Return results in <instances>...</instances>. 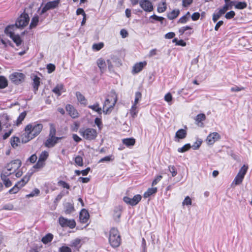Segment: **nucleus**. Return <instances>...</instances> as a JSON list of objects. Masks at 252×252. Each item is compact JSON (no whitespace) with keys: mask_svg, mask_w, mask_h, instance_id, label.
I'll return each mask as SVG.
<instances>
[{"mask_svg":"<svg viewBox=\"0 0 252 252\" xmlns=\"http://www.w3.org/2000/svg\"><path fill=\"white\" fill-rule=\"evenodd\" d=\"M43 128V125L37 122L28 124L21 135L22 143H26L34 139L41 133Z\"/></svg>","mask_w":252,"mask_h":252,"instance_id":"nucleus-1","label":"nucleus"},{"mask_svg":"<svg viewBox=\"0 0 252 252\" xmlns=\"http://www.w3.org/2000/svg\"><path fill=\"white\" fill-rule=\"evenodd\" d=\"M108 242L113 248H118L121 244L122 238L120 233L116 227H112L109 230Z\"/></svg>","mask_w":252,"mask_h":252,"instance_id":"nucleus-2","label":"nucleus"},{"mask_svg":"<svg viewBox=\"0 0 252 252\" xmlns=\"http://www.w3.org/2000/svg\"><path fill=\"white\" fill-rule=\"evenodd\" d=\"M117 101V95L115 92L112 91L108 98L106 99L103 104L104 112L106 114L113 109Z\"/></svg>","mask_w":252,"mask_h":252,"instance_id":"nucleus-3","label":"nucleus"},{"mask_svg":"<svg viewBox=\"0 0 252 252\" xmlns=\"http://www.w3.org/2000/svg\"><path fill=\"white\" fill-rule=\"evenodd\" d=\"M79 132L84 139L89 141L94 140L97 136L96 130L93 128H82Z\"/></svg>","mask_w":252,"mask_h":252,"instance_id":"nucleus-4","label":"nucleus"},{"mask_svg":"<svg viewBox=\"0 0 252 252\" xmlns=\"http://www.w3.org/2000/svg\"><path fill=\"white\" fill-rule=\"evenodd\" d=\"M14 25H9L5 29V32L16 44L17 46H20L23 40L19 34H15L13 32Z\"/></svg>","mask_w":252,"mask_h":252,"instance_id":"nucleus-5","label":"nucleus"},{"mask_svg":"<svg viewBox=\"0 0 252 252\" xmlns=\"http://www.w3.org/2000/svg\"><path fill=\"white\" fill-rule=\"evenodd\" d=\"M30 21L29 14L25 12V10L17 18L15 22V26L18 28H24L26 27Z\"/></svg>","mask_w":252,"mask_h":252,"instance_id":"nucleus-6","label":"nucleus"},{"mask_svg":"<svg viewBox=\"0 0 252 252\" xmlns=\"http://www.w3.org/2000/svg\"><path fill=\"white\" fill-rule=\"evenodd\" d=\"M22 163L20 159L12 160L6 166L7 171L5 172L8 176L15 173L21 166Z\"/></svg>","mask_w":252,"mask_h":252,"instance_id":"nucleus-7","label":"nucleus"},{"mask_svg":"<svg viewBox=\"0 0 252 252\" xmlns=\"http://www.w3.org/2000/svg\"><path fill=\"white\" fill-rule=\"evenodd\" d=\"M248 167L244 165L240 169L238 173L234 178L232 184L235 185H239L242 183L244 178L245 175H246Z\"/></svg>","mask_w":252,"mask_h":252,"instance_id":"nucleus-8","label":"nucleus"},{"mask_svg":"<svg viewBox=\"0 0 252 252\" xmlns=\"http://www.w3.org/2000/svg\"><path fill=\"white\" fill-rule=\"evenodd\" d=\"M59 223L62 227H69L70 229H73L75 228L76 225V223L74 220H69L64 218L63 216H61L59 217Z\"/></svg>","mask_w":252,"mask_h":252,"instance_id":"nucleus-9","label":"nucleus"},{"mask_svg":"<svg viewBox=\"0 0 252 252\" xmlns=\"http://www.w3.org/2000/svg\"><path fill=\"white\" fill-rule=\"evenodd\" d=\"M141 199L142 196L140 194L135 195L132 198H130L128 196H124L123 199L125 203L132 206H136Z\"/></svg>","mask_w":252,"mask_h":252,"instance_id":"nucleus-10","label":"nucleus"},{"mask_svg":"<svg viewBox=\"0 0 252 252\" xmlns=\"http://www.w3.org/2000/svg\"><path fill=\"white\" fill-rule=\"evenodd\" d=\"M60 3V0L50 1L47 2L42 8L40 15H42L47 11L57 8Z\"/></svg>","mask_w":252,"mask_h":252,"instance_id":"nucleus-11","label":"nucleus"},{"mask_svg":"<svg viewBox=\"0 0 252 252\" xmlns=\"http://www.w3.org/2000/svg\"><path fill=\"white\" fill-rule=\"evenodd\" d=\"M147 64V62L145 61L135 63L132 68V74L134 75L139 73L146 66Z\"/></svg>","mask_w":252,"mask_h":252,"instance_id":"nucleus-12","label":"nucleus"},{"mask_svg":"<svg viewBox=\"0 0 252 252\" xmlns=\"http://www.w3.org/2000/svg\"><path fill=\"white\" fill-rule=\"evenodd\" d=\"M25 75L22 73L15 72L10 76L11 80L16 84H19L24 81Z\"/></svg>","mask_w":252,"mask_h":252,"instance_id":"nucleus-13","label":"nucleus"},{"mask_svg":"<svg viewBox=\"0 0 252 252\" xmlns=\"http://www.w3.org/2000/svg\"><path fill=\"white\" fill-rule=\"evenodd\" d=\"M139 4L140 7L146 12H151L153 10L152 3L149 0H140Z\"/></svg>","mask_w":252,"mask_h":252,"instance_id":"nucleus-14","label":"nucleus"},{"mask_svg":"<svg viewBox=\"0 0 252 252\" xmlns=\"http://www.w3.org/2000/svg\"><path fill=\"white\" fill-rule=\"evenodd\" d=\"M65 109L72 118L75 119L79 117V114L78 111L72 105L67 104L65 106Z\"/></svg>","mask_w":252,"mask_h":252,"instance_id":"nucleus-15","label":"nucleus"},{"mask_svg":"<svg viewBox=\"0 0 252 252\" xmlns=\"http://www.w3.org/2000/svg\"><path fill=\"white\" fill-rule=\"evenodd\" d=\"M61 139L62 138H51L48 137L47 140L44 142V145L45 147L48 148H52L58 143L59 140Z\"/></svg>","mask_w":252,"mask_h":252,"instance_id":"nucleus-16","label":"nucleus"},{"mask_svg":"<svg viewBox=\"0 0 252 252\" xmlns=\"http://www.w3.org/2000/svg\"><path fill=\"white\" fill-rule=\"evenodd\" d=\"M90 219V215L87 210L82 209L79 214V220L82 223H86Z\"/></svg>","mask_w":252,"mask_h":252,"instance_id":"nucleus-17","label":"nucleus"},{"mask_svg":"<svg viewBox=\"0 0 252 252\" xmlns=\"http://www.w3.org/2000/svg\"><path fill=\"white\" fill-rule=\"evenodd\" d=\"M220 138V135L218 132H213L210 133L207 137L206 141L209 145L213 144L216 141Z\"/></svg>","mask_w":252,"mask_h":252,"instance_id":"nucleus-18","label":"nucleus"},{"mask_svg":"<svg viewBox=\"0 0 252 252\" xmlns=\"http://www.w3.org/2000/svg\"><path fill=\"white\" fill-rule=\"evenodd\" d=\"M66 90L64 85L62 84H58L52 90V92L57 96H60L63 93L65 92Z\"/></svg>","mask_w":252,"mask_h":252,"instance_id":"nucleus-19","label":"nucleus"},{"mask_svg":"<svg viewBox=\"0 0 252 252\" xmlns=\"http://www.w3.org/2000/svg\"><path fill=\"white\" fill-rule=\"evenodd\" d=\"M70 246L74 251H79L82 246V240L79 238L74 239L71 241Z\"/></svg>","mask_w":252,"mask_h":252,"instance_id":"nucleus-20","label":"nucleus"},{"mask_svg":"<svg viewBox=\"0 0 252 252\" xmlns=\"http://www.w3.org/2000/svg\"><path fill=\"white\" fill-rule=\"evenodd\" d=\"M31 177V174L30 173H28L26 174L25 176H23L20 181H18L16 183L17 185H18L21 189L29 182Z\"/></svg>","mask_w":252,"mask_h":252,"instance_id":"nucleus-21","label":"nucleus"},{"mask_svg":"<svg viewBox=\"0 0 252 252\" xmlns=\"http://www.w3.org/2000/svg\"><path fill=\"white\" fill-rule=\"evenodd\" d=\"M32 81V86L33 87V91L34 93H36L40 84V78L37 75H33Z\"/></svg>","mask_w":252,"mask_h":252,"instance_id":"nucleus-22","label":"nucleus"},{"mask_svg":"<svg viewBox=\"0 0 252 252\" xmlns=\"http://www.w3.org/2000/svg\"><path fill=\"white\" fill-rule=\"evenodd\" d=\"M187 131L184 129H180L176 132L175 136V141H179V139L185 138L187 136Z\"/></svg>","mask_w":252,"mask_h":252,"instance_id":"nucleus-23","label":"nucleus"},{"mask_svg":"<svg viewBox=\"0 0 252 252\" xmlns=\"http://www.w3.org/2000/svg\"><path fill=\"white\" fill-rule=\"evenodd\" d=\"M135 139L133 137L126 138L122 139V143L127 147L134 146L135 144Z\"/></svg>","mask_w":252,"mask_h":252,"instance_id":"nucleus-24","label":"nucleus"},{"mask_svg":"<svg viewBox=\"0 0 252 252\" xmlns=\"http://www.w3.org/2000/svg\"><path fill=\"white\" fill-rule=\"evenodd\" d=\"M96 63L101 71V73H103L107 66L105 60L101 58H99L97 60Z\"/></svg>","mask_w":252,"mask_h":252,"instance_id":"nucleus-25","label":"nucleus"},{"mask_svg":"<svg viewBox=\"0 0 252 252\" xmlns=\"http://www.w3.org/2000/svg\"><path fill=\"white\" fill-rule=\"evenodd\" d=\"M54 238V235L51 233H48L43 236L41 240L43 244L46 245L51 243Z\"/></svg>","mask_w":252,"mask_h":252,"instance_id":"nucleus-26","label":"nucleus"},{"mask_svg":"<svg viewBox=\"0 0 252 252\" xmlns=\"http://www.w3.org/2000/svg\"><path fill=\"white\" fill-rule=\"evenodd\" d=\"M49 126L50 129L48 137H50L51 138H62V139H63V137L56 136V126L54 124L50 123L49 124Z\"/></svg>","mask_w":252,"mask_h":252,"instance_id":"nucleus-27","label":"nucleus"},{"mask_svg":"<svg viewBox=\"0 0 252 252\" xmlns=\"http://www.w3.org/2000/svg\"><path fill=\"white\" fill-rule=\"evenodd\" d=\"M123 207L122 206H118L116 207L114 211L113 217L115 220H119L121 216Z\"/></svg>","mask_w":252,"mask_h":252,"instance_id":"nucleus-28","label":"nucleus"},{"mask_svg":"<svg viewBox=\"0 0 252 252\" xmlns=\"http://www.w3.org/2000/svg\"><path fill=\"white\" fill-rule=\"evenodd\" d=\"M76 96L78 101L81 104L86 106L87 104V100L85 97L79 92L76 93Z\"/></svg>","mask_w":252,"mask_h":252,"instance_id":"nucleus-29","label":"nucleus"},{"mask_svg":"<svg viewBox=\"0 0 252 252\" xmlns=\"http://www.w3.org/2000/svg\"><path fill=\"white\" fill-rule=\"evenodd\" d=\"M206 119V116L204 114L200 113L199 114H198L195 118L194 119V120L195 121L196 124L198 125L202 126L203 125V124L201 123L202 121L205 120Z\"/></svg>","mask_w":252,"mask_h":252,"instance_id":"nucleus-30","label":"nucleus"},{"mask_svg":"<svg viewBox=\"0 0 252 252\" xmlns=\"http://www.w3.org/2000/svg\"><path fill=\"white\" fill-rule=\"evenodd\" d=\"M157 191V188H149L146 191H145L143 194V197L145 198L150 197L153 194H155Z\"/></svg>","mask_w":252,"mask_h":252,"instance_id":"nucleus-31","label":"nucleus"},{"mask_svg":"<svg viewBox=\"0 0 252 252\" xmlns=\"http://www.w3.org/2000/svg\"><path fill=\"white\" fill-rule=\"evenodd\" d=\"M8 176L7 174H1V179L3 182V184L5 187L8 188L12 186V182L10 179L7 178Z\"/></svg>","mask_w":252,"mask_h":252,"instance_id":"nucleus-32","label":"nucleus"},{"mask_svg":"<svg viewBox=\"0 0 252 252\" xmlns=\"http://www.w3.org/2000/svg\"><path fill=\"white\" fill-rule=\"evenodd\" d=\"M10 143L11 146L14 148H16L18 146L19 144H20V139L18 137L13 136L11 138Z\"/></svg>","mask_w":252,"mask_h":252,"instance_id":"nucleus-33","label":"nucleus"},{"mask_svg":"<svg viewBox=\"0 0 252 252\" xmlns=\"http://www.w3.org/2000/svg\"><path fill=\"white\" fill-rule=\"evenodd\" d=\"M180 14V10L178 9H175L172 10L167 14V17L170 19L173 20L175 19Z\"/></svg>","mask_w":252,"mask_h":252,"instance_id":"nucleus-34","label":"nucleus"},{"mask_svg":"<svg viewBox=\"0 0 252 252\" xmlns=\"http://www.w3.org/2000/svg\"><path fill=\"white\" fill-rule=\"evenodd\" d=\"M39 22V17L38 15H34L32 19L30 25V29H32L36 27Z\"/></svg>","mask_w":252,"mask_h":252,"instance_id":"nucleus-35","label":"nucleus"},{"mask_svg":"<svg viewBox=\"0 0 252 252\" xmlns=\"http://www.w3.org/2000/svg\"><path fill=\"white\" fill-rule=\"evenodd\" d=\"M75 211L73 204L67 203L65 206V213L69 214Z\"/></svg>","mask_w":252,"mask_h":252,"instance_id":"nucleus-36","label":"nucleus"},{"mask_svg":"<svg viewBox=\"0 0 252 252\" xmlns=\"http://www.w3.org/2000/svg\"><path fill=\"white\" fill-rule=\"evenodd\" d=\"M88 107L93 111L97 112L99 114H101L102 113L101 108L99 107L98 103H96L92 105H89Z\"/></svg>","mask_w":252,"mask_h":252,"instance_id":"nucleus-37","label":"nucleus"},{"mask_svg":"<svg viewBox=\"0 0 252 252\" xmlns=\"http://www.w3.org/2000/svg\"><path fill=\"white\" fill-rule=\"evenodd\" d=\"M26 115H27V113L26 111H24V112H22L19 115V116L17 118L16 121V124L17 126L22 124V121L25 119Z\"/></svg>","mask_w":252,"mask_h":252,"instance_id":"nucleus-38","label":"nucleus"},{"mask_svg":"<svg viewBox=\"0 0 252 252\" xmlns=\"http://www.w3.org/2000/svg\"><path fill=\"white\" fill-rule=\"evenodd\" d=\"M235 8L238 9H243L247 7V3L245 1H239L236 2L235 4Z\"/></svg>","mask_w":252,"mask_h":252,"instance_id":"nucleus-39","label":"nucleus"},{"mask_svg":"<svg viewBox=\"0 0 252 252\" xmlns=\"http://www.w3.org/2000/svg\"><path fill=\"white\" fill-rule=\"evenodd\" d=\"M48 157V152L46 151H44L42 152L40 154L38 159L45 162Z\"/></svg>","mask_w":252,"mask_h":252,"instance_id":"nucleus-40","label":"nucleus"},{"mask_svg":"<svg viewBox=\"0 0 252 252\" xmlns=\"http://www.w3.org/2000/svg\"><path fill=\"white\" fill-rule=\"evenodd\" d=\"M57 184L58 186L61 187L63 189H66L68 190L70 189V186L69 184L64 181L59 180Z\"/></svg>","mask_w":252,"mask_h":252,"instance_id":"nucleus-41","label":"nucleus"},{"mask_svg":"<svg viewBox=\"0 0 252 252\" xmlns=\"http://www.w3.org/2000/svg\"><path fill=\"white\" fill-rule=\"evenodd\" d=\"M8 85V82L6 79L2 76H0V89H4Z\"/></svg>","mask_w":252,"mask_h":252,"instance_id":"nucleus-42","label":"nucleus"},{"mask_svg":"<svg viewBox=\"0 0 252 252\" xmlns=\"http://www.w3.org/2000/svg\"><path fill=\"white\" fill-rule=\"evenodd\" d=\"M74 162L76 165L82 167L83 166V158L80 156H77L74 158Z\"/></svg>","mask_w":252,"mask_h":252,"instance_id":"nucleus-43","label":"nucleus"},{"mask_svg":"<svg viewBox=\"0 0 252 252\" xmlns=\"http://www.w3.org/2000/svg\"><path fill=\"white\" fill-rule=\"evenodd\" d=\"M45 162L38 159L36 164L33 166V168L39 170L43 168L45 166Z\"/></svg>","mask_w":252,"mask_h":252,"instance_id":"nucleus-44","label":"nucleus"},{"mask_svg":"<svg viewBox=\"0 0 252 252\" xmlns=\"http://www.w3.org/2000/svg\"><path fill=\"white\" fill-rule=\"evenodd\" d=\"M229 8H231V6H230L229 4H225L221 8L219 9V12H220V14L223 15Z\"/></svg>","mask_w":252,"mask_h":252,"instance_id":"nucleus-45","label":"nucleus"},{"mask_svg":"<svg viewBox=\"0 0 252 252\" xmlns=\"http://www.w3.org/2000/svg\"><path fill=\"white\" fill-rule=\"evenodd\" d=\"M104 47V43L103 42H100L98 43L94 44L93 45V49L94 50L98 51Z\"/></svg>","mask_w":252,"mask_h":252,"instance_id":"nucleus-46","label":"nucleus"},{"mask_svg":"<svg viewBox=\"0 0 252 252\" xmlns=\"http://www.w3.org/2000/svg\"><path fill=\"white\" fill-rule=\"evenodd\" d=\"M20 189L21 188L16 184L13 188L9 190L8 192L10 194H15L17 193Z\"/></svg>","mask_w":252,"mask_h":252,"instance_id":"nucleus-47","label":"nucleus"},{"mask_svg":"<svg viewBox=\"0 0 252 252\" xmlns=\"http://www.w3.org/2000/svg\"><path fill=\"white\" fill-rule=\"evenodd\" d=\"M192 201L189 196H187L185 197L184 200L182 202V205L183 206H190L191 205Z\"/></svg>","mask_w":252,"mask_h":252,"instance_id":"nucleus-48","label":"nucleus"},{"mask_svg":"<svg viewBox=\"0 0 252 252\" xmlns=\"http://www.w3.org/2000/svg\"><path fill=\"white\" fill-rule=\"evenodd\" d=\"M190 148V145L189 144H187L181 148H179L178 149V151L180 153H184L188 151Z\"/></svg>","mask_w":252,"mask_h":252,"instance_id":"nucleus-49","label":"nucleus"},{"mask_svg":"<svg viewBox=\"0 0 252 252\" xmlns=\"http://www.w3.org/2000/svg\"><path fill=\"white\" fill-rule=\"evenodd\" d=\"M114 158L113 157V156L110 155V156H106V157L101 158L99 160V162H103L104 161H113L114 160Z\"/></svg>","mask_w":252,"mask_h":252,"instance_id":"nucleus-50","label":"nucleus"},{"mask_svg":"<svg viewBox=\"0 0 252 252\" xmlns=\"http://www.w3.org/2000/svg\"><path fill=\"white\" fill-rule=\"evenodd\" d=\"M166 9V0H162L161 5H158V12H163Z\"/></svg>","mask_w":252,"mask_h":252,"instance_id":"nucleus-51","label":"nucleus"},{"mask_svg":"<svg viewBox=\"0 0 252 252\" xmlns=\"http://www.w3.org/2000/svg\"><path fill=\"white\" fill-rule=\"evenodd\" d=\"M164 100L168 102L169 105L172 104V96L170 93H168L165 95Z\"/></svg>","mask_w":252,"mask_h":252,"instance_id":"nucleus-52","label":"nucleus"},{"mask_svg":"<svg viewBox=\"0 0 252 252\" xmlns=\"http://www.w3.org/2000/svg\"><path fill=\"white\" fill-rule=\"evenodd\" d=\"M142 98V94L140 92H137L135 93V99L134 103H135V104H137L139 101L141 100Z\"/></svg>","mask_w":252,"mask_h":252,"instance_id":"nucleus-53","label":"nucleus"},{"mask_svg":"<svg viewBox=\"0 0 252 252\" xmlns=\"http://www.w3.org/2000/svg\"><path fill=\"white\" fill-rule=\"evenodd\" d=\"M59 252H71V249L70 247L66 246H63L59 248Z\"/></svg>","mask_w":252,"mask_h":252,"instance_id":"nucleus-54","label":"nucleus"},{"mask_svg":"<svg viewBox=\"0 0 252 252\" xmlns=\"http://www.w3.org/2000/svg\"><path fill=\"white\" fill-rule=\"evenodd\" d=\"M40 193V190L38 189H35L33 190L30 194L27 196L28 197H33L34 196H37Z\"/></svg>","mask_w":252,"mask_h":252,"instance_id":"nucleus-55","label":"nucleus"},{"mask_svg":"<svg viewBox=\"0 0 252 252\" xmlns=\"http://www.w3.org/2000/svg\"><path fill=\"white\" fill-rule=\"evenodd\" d=\"M191 29H192L191 27L188 26H184V27L181 28L179 30V32L180 35H182L185 33V32L186 31L189 30H191Z\"/></svg>","mask_w":252,"mask_h":252,"instance_id":"nucleus-56","label":"nucleus"},{"mask_svg":"<svg viewBox=\"0 0 252 252\" xmlns=\"http://www.w3.org/2000/svg\"><path fill=\"white\" fill-rule=\"evenodd\" d=\"M55 65L52 63L48 64L47 65V69L49 73H51L53 72L55 70Z\"/></svg>","mask_w":252,"mask_h":252,"instance_id":"nucleus-57","label":"nucleus"},{"mask_svg":"<svg viewBox=\"0 0 252 252\" xmlns=\"http://www.w3.org/2000/svg\"><path fill=\"white\" fill-rule=\"evenodd\" d=\"M94 123L99 129H101L102 127V123L101 119L96 118L94 120Z\"/></svg>","mask_w":252,"mask_h":252,"instance_id":"nucleus-58","label":"nucleus"},{"mask_svg":"<svg viewBox=\"0 0 252 252\" xmlns=\"http://www.w3.org/2000/svg\"><path fill=\"white\" fill-rule=\"evenodd\" d=\"M168 168L170 172L172 174V176L175 177L177 174V172L175 167L174 166H169Z\"/></svg>","mask_w":252,"mask_h":252,"instance_id":"nucleus-59","label":"nucleus"},{"mask_svg":"<svg viewBox=\"0 0 252 252\" xmlns=\"http://www.w3.org/2000/svg\"><path fill=\"white\" fill-rule=\"evenodd\" d=\"M245 89V88L243 87H238L237 86H234L231 88V91L232 92H237L243 91Z\"/></svg>","mask_w":252,"mask_h":252,"instance_id":"nucleus-60","label":"nucleus"},{"mask_svg":"<svg viewBox=\"0 0 252 252\" xmlns=\"http://www.w3.org/2000/svg\"><path fill=\"white\" fill-rule=\"evenodd\" d=\"M235 15V13L233 11H230L226 13L225 17L227 19L233 18Z\"/></svg>","mask_w":252,"mask_h":252,"instance_id":"nucleus-61","label":"nucleus"},{"mask_svg":"<svg viewBox=\"0 0 252 252\" xmlns=\"http://www.w3.org/2000/svg\"><path fill=\"white\" fill-rule=\"evenodd\" d=\"M188 20L189 16L184 15L179 19L178 23L181 24H185Z\"/></svg>","mask_w":252,"mask_h":252,"instance_id":"nucleus-62","label":"nucleus"},{"mask_svg":"<svg viewBox=\"0 0 252 252\" xmlns=\"http://www.w3.org/2000/svg\"><path fill=\"white\" fill-rule=\"evenodd\" d=\"M2 209L5 210H12L14 209V206L11 203L7 204L3 206Z\"/></svg>","mask_w":252,"mask_h":252,"instance_id":"nucleus-63","label":"nucleus"},{"mask_svg":"<svg viewBox=\"0 0 252 252\" xmlns=\"http://www.w3.org/2000/svg\"><path fill=\"white\" fill-rule=\"evenodd\" d=\"M37 159V157L35 154L32 155L29 158V160L30 162L34 163L35 162Z\"/></svg>","mask_w":252,"mask_h":252,"instance_id":"nucleus-64","label":"nucleus"}]
</instances>
